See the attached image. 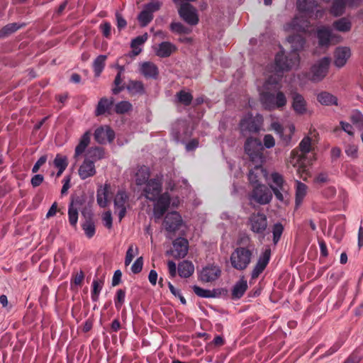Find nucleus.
<instances>
[{
    "instance_id": "nucleus-8",
    "label": "nucleus",
    "mask_w": 363,
    "mask_h": 363,
    "mask_svg": "<svg viewBox=\"0 0 363 363\" xmlns=\"http://www.w3.org/2000/svg\"><path fill=\"white\" fill-rule=\"evenodd\" d=\"M145 185L143 195L149 201H155L162 190V178L156 177L150 179Z\"/></svg>"
},
{
    "instance_id": "nucleus-43",
    "label": "nucleus",
    "mask_w": 363,
    "mask_h": 363,
    "mask_svg": "<svg viewBox=\"0 0 363 363\" xmlns=\"http://www.w3.org/2000/svg\"><path fill=\"white\" fill-rule=\"evenodd\" d=\"M106 59L107 55H100L94 60L93 62V69L96 77H99L104 70Z\"/></svg>"
},
{
    "instance_id": "nucleus-28",
    "label": "nucleus",
    "mask_w": 363,
    "mask_h": 363,
    "mask_svg": "<svg viewBox=\"0 0 363 363\" xmlns=\"http://www.w3.org/2000/svg\"><path fill=\"white\" fill-rule=\"evenodd\" d=\"M290 26L294 30L306 32L310 26V22L303 16H296L291 21Z\"/></svg>"
},
{
    "instance_id": "nucleus-32",
    "label": "nucleus",
    "mask_w": 363,
    "mask_h": 363,
    "mask_svg": "<svg viewBox=\"0 0 363 363\" xmlns=\"http://www.w3.org/2000/svg\"><path fill=\"white\" fill-rule=\"evenodd\" d=\"M104 157V149L101 147H91L87 150L85 155V159L92 160L94 164Z\"/></svg>"
},
{
    "instance_id": "nucleus-48",
    "label": "nucleus",
    "mask_w": 363,
    "mask_h": 363,
    "mask_svg": "<svg viewBox=\"0 0 363 363\" xmlns=\"http://www.w3.org/2000/svg\"><path fill=\"white\" fill-rule=\"evenodd\" d=\"M345 0H335L332 5L330 12L335 16H341L345 11Z\"/></svg>"
},
{
    "instance_id": "nucleus-42",
    "label": "nucleus",
    "mask_w": 363,
    "mask_h": 363,
    "mask_svg": "<svg viewBox=\"0 0 363 363\" xmlns=\"http://www.w3.org/2000/svg\"><path fill=\"white\" fill-rule=\"evenodd\" d=\"M333 26L340 32L346 33L351 30L352 23L349 19L344 17L334 21Z\"/></svg>"
},
{
    "instance_id": "nucleus-56",
    "label": "nucleus",
    "mask_w": 363,
    "mask_h": 363,
    "mask_svg": "<svg viewBox=\"0 0 363 363\" xmlns=\"http://www.w3.org/2000/svg\"><path fill=\"white\" fill-rule=\"evenodd\" d=\"M125 291L123 289H118L115 298V306L120 310L125 302Z\"/></svg>"
},
{
    "instance_id": "nucleus-30",
    "label": "nucleus",
    "mask_w": 363,
    "mask_h": 363,
    "mask_svg": "<svg viewBox=\"0 0 363 363\" xmlns=\"http://www.w3.org/2000/svg\"><path fill=\"white\" fill-rule=\"evenodd\" d=\"M247 289V283L244 277L235 283L232 289L231 296L233 299L240 298Z\"/></svg>"
},
{
    "instance_id": "nucleus-16",
    "label": "nucleus",
    "mask_w": 363,
    "mask_h": 363,
    "mask_svg": "<svg viewBox=\"0 0 363 363\" xmlns=\"http://www.w3.org/2000/svg\"><path fill=\"white\" fill-rule=\"evenodd\" d=\"M271 257V250L270 248H267L260 255L257 262L255 265L252 273L251 277L252 279H257L261 273L264 270L266 267L267 266Z\"/></svg>"
},
{
    "instance_id": "nucleus-14",
    "label": "nucleus",
    "mask_w": 363,
    "mask_h": 363,
    "mask_svg": "<svg viewBox=\"0 0 363 363\" xmlns=\"http://www.w3.org/2000/svg\"><path fill=\"white\" fill-rule=\"evenodd\" d=\"M252 198L259 204L269 203L272 199V191L264 185L257 184L252 193Z\"/></svg>"
},
{
    "instance_id": "nucleus-1",
    "label": "nucleus",
    "mask_w": 363,
    "mask_h": 363,
    "mask_svg": "<svg viewBox=\"0 0 363 363\" xmlns=\"http://www.w3.org/2000/svg\"><path fill=\"white\" fill-rule=\"evenodd\" d=\"M236 244L238 247L233 251L230 257L233 268L243 271L246 269L252 262L255 251L250 237L246 234L240 235Z\"/></svg>"
},
{
    "instance_id": "nucleus-38",
    "label": "nucleus",
    "mask_w": 363,
    "mask_h": 363,
    "mask_svg": "<svg viewBox=\"0 0 363 363\" xmlns=\"http://www.w3.org/2000/svg\"><path fill=\"white\" fill-rule=\"evenodd\" d=\"M317 100L324 106H337L338 99L332 94L327 91H322L317 96Z\"/></svg>"
},
{
    "instance_id": "nucleus-61",
    "label": "nucleus",
    "mask_w": 363,
    "mask_h": 363,
    "mask_svg": "<svg viewBox=\"0 0 363 363\" xmlns=\"http://www.w3.org/2000/svg\"><path fill=\"white\" fill-rule=\"evenodd\" d=\"M147 40V34L145 33L143 35H139L132 40L130 43L131 48L138 47L140 48L146 40Z\"/></svg>"
},
{
    "instance_id": "nucleus-26",
    "label": "nucleus",
    "mask_w": 363,
    "mask_h": 363,
    "mask_svg": "<svg viewBox=\"0 0 363 363\" xmlns=\"http://www.w3.org/2000/svg\"><path fill=\"white\" fill-rule=\"evenodd\" d=\"M292 108L297 114L303 115L306 113V101L298 93L293 95Z\"/></svg>"
},
{
    "instance_id": "nucleus-17",
    "label": "nucleus",
    "mask_w": 363,
    "mask_h": 363,
    "mask_svg": "<svg viewBox=\"0 0 363 363\" xmlns=\"http://www.w3.org/2000/svg\"><path fill=\"white\" fill-rule=\"evenodd\" d=\"M173 250L167 253H171L175 259L184 258L188 253L189 242L186 238H177L172 243Z\"/></svg>"
},
{
    "instance_id": "nucleus-31",
    "label": "nucleus",
    "mask_w": 363,
    "mask_h": 363,
    "mask_svg": "<svg viewBox=\"0 0 363 363\" xmlns=\"http://www.w3.org/2000/svg\"><path fill=\"white\" fill-rule=\"evenodd\" d=\"M261 176L265 177L267 171L262 168V164H255V167L249 172L248 179L251 184L257 185Z\"/></svg>"
},
{
    "instance_id": "nucleus-11",
    "label": "nucleus",
    "mask_w": 363,
    "mask_h": 363,
    "mask_svg": "<svg viewBox=\"0 0 363 363\" xmlns=\"http://www.w3.org/2000/svg\"><path fill=\"white\" fill-rule=\"evenodd\" d=\"M249 223L252 232L257 234H263L267 227V218L264 213H253L249 218Z\"/></svg>"
},
{
    "instance_id": "nucleus-45",
    "label": "nucleus",
    "mask_w": 363,
    "mask_h": 363,
    "mask_svg": "<svg viewBox=\"0 0 363 363\" xmlns=\"http://www.w3.org/2000/svg\"><path fill=\"white\" fill-rule=\"evenodd\" d=\"M177 101L187 106H189L193 100V96L190 92L186 91L185 90H181L177 92L175 95Z\"/></svg>"
},
{
    "instance_id": "nucleus-24",
    "label": "nucleus",
    "mask_w": 363,
    "mask_h": 363,
    "mask_svg": "<svg viewBox=\"0 0 363 363\" xmlns=\"http://www.w3.org/2000/svg\"><path fill=\"white\" fill-rule=\"evenodd\" d=\"M140 72L145 78L157 79L159 74L157 67L150 62L142 63Z\"/></svg>"
},
{
    "instance_id": "nucleus-2",
    "label": "nucleus",
    "mask_w": 363,
    "mask_h": 363,
    "mask_svg": "<svg viewBox=\"0 0 363 363\" xmlns=\"http://www.w3.org/2000/svg\"><path fill=\"white\" fill-rule=\"evenodd\" d=\"M299 65L298 53L290 52L286 55L284 50H281L275 55L274 70L279 77H282L284 72L298 69Z\"/></svg>"
},
{
    "instance_id": "nucleus-3",
    "label": "nucleus",
    "mask_w": 363,
    "mask_h": 363,
    "mask_svg": "<svg viewBox=\"0 0 363 363\" xmlns=\"http://www.w3.org/2000/svg\"><path fill=\"white\" fill-rule=\"evenodd\" d=\"M260 101L264 109L273 111L284 107L287 99L284 93L279 90L276 93L272 91H264L260 94Z\"/></svg>"
},
{
    "instance_id": "nucleus-53",
    "label": "nucleus",
    "mask_w": 363,
    "mask_h": 363,
    "mask_svg": "<svg viewBox=\"0 0 363 363\" xmlns=\"http://www.w3.org/2000/svg\"><path fill=\"white\" fill-rule=\"evenodd\" d=\"M132 108V104L127 101L118 102L115 106V112L118 114H124Z\"/></svg>"
},
{
    "instance_id": "nucleus-29",
    "label": "nucleus",
    "mask_w": 363,
    "mask_h": 363,
    "mask_svg": "<svg viewBox=\"0 0 363 363\" xmlns=\"http://www.w3.org/2000/svg\"><path fill=\"white\" fill-rule=\"evenodd\" d=\"M109 184L100 186L97 190L96 201L99 206L104 208L108 203Z\"/></svg>"
},
{
    "instance_id": "nucleus-58",
    "label": "nucleus",
    "mask_w": 363,
    "mask_h": 363,
    "mask_svg": "<svg viewBox=\"0 0 363 363\" xmlns=\"http://www.w3.org/2000/svg\"><path fill=\"white\" fill-rule=\"evenodd\" d=\"M162 3L160 0H156L155 1L148 3L144 6V9L150 12V13L153 14L154 12L157 11L162 7Z\"/></svg>"
},
{
    "instance_id": "nucleus-49",
    "label": "nucleus",
    "mask_w": 363,
    "mask_h": 363,
    "mask_svg": "<svg viewBox=\"0 0 363 363\" xmlns=\"http://www.w3.org/2000/svg\"><path fill=\"white\" fill-rule=\"evenodd\" d=\"M193 291L198 296L201 298H213L216 296L215 290L211 291L208 289H204L196 285L193 286Z\"/></svg>"
},
{
    "instance_id": "nucleus-60",
    "label": "nucleus",
    "mask_w": 363,
    "mask_h": 363,
    "mask_svg": "<svg viewBox=\"0 0 363 363\" xmlns=\"http://www.w3.org/2000/svg\"><path fill=\"white\" fill-rule=\"evenodd\" d=\"M143 258L140 257L136 259L133 265L131 266V271L133 274H138L143 269Z\"/></svg>"
},
{
    "instance_id": "nucleus-19",
    "label": "nucleus",
    "mask_w": 363,
    "mask_h": 363,
    "mask_svg": "<svg viewBox=\"0 0 363 363\" xmlns=\"http://www.w3.org/2000/svg\"><path fill=\"white\" fill-rule=\"evenodd\" d=\"M94 136L97 143L104 144L106 142L111 143L114 140L115 133L108 126H101L96 129Z\"/></svg>"
},
{
    "instance_id": "nucleus-57",
    "label": "nucleus",
    "mask_w": 363,
    "mask_h": 363,
    "mask_svg": "<svg viewBox=\"0 0 363 363\" xmlns=\"http://www.w3.org/2000/svg\"><path fill=\"white\" fill-rule=\"evenodd\" d=\"M68 218L69 224L74 227H77L78 220V210L73 208L72 207L68 208Z\"/></svg>"
},
{
    "instance_id": "nucleus-36",
    "label": "nucleus",
    "mask_w": 363,
    "mask_h": 363,
    "mask_svg": "<svg viewBox=\"0 0 363 363\" xmlns=\"http://www.w3.org/2000/svg\"><path fill=\"white\" fill-rule=\"evenodd\" d=\"M113 101L114 100L113 98H111L110 100L107 98H101L98 102L95 111V115L99 116L104 115L106 113H109V110L111 109Z\"/></svg>"
},
{
    "instance_id": "nucleus-50",
    "label": "nucleus",
    "mask_w": 363,
    "mask_h": 363,
    "mask_svg": "<svg viewBox=\"0 0 363 363\" xmlns=\"http://www.w3.org/2000/svg\"><path fill=\"white\" fill-rule=\"evenodd\" d=\"M21 27V26L18 25L16 23H9L6 25L0 30V38H4L13 33Z\"/></svg>"
},
{
    "instance_id": "nucleus-5",
    "label": "nucleus",
    "mask_w": 363,
    "mask_h": 363,
    "mask_svg": "<svg viewBox=\"0 0 363 363\" xmlns=\"http://www.w3.org/2000/svg\"><path fill=\"white\" fill-rule=\"evenodd\" d=\"M178 7V14L181 19L190 26H195L199 22L198 11L190 3L176 4Z\"/></svg>"
},
{
    "instance_id": "nucleus-47",
    "label": "nucleus",
    "mask_w": 363,
    "mask_h": 363,
    "mask_svg": "<svg viewBox=\"0 0 363 363\" xmlns=\"http://www.w3.org/2000/svg\"><path fill=\"white\" fill-rule=\"evenodd\" d=\"M172 32L177 34H190L192 29L185 26L180 22H172L169 26Z\"/></svg>"
},
{
    "instance_id": "nucleus-9",
    "label": "nucleus",
    "mask_w": 363,
    "mask_h": 363,
    "mask_svg": "<svg viewBox=\"0 0 363 363\" xmlns=\"http://www.w3.org/2000/svg\"><path fill=\"white\" fill-rule=\"evenodd\" d=\"M155 201L153 214L155 219H160L169 207L171 202L170 195L168 192L161 194Z\"/></svg>"
},
{
    "instance_id": "nucleus-37",
    "label": "nucleus",
    "mask_w": 363,
    "mask_h": 363,
    "mask_svg": "<svg viewBox=\"0 0 363 363\" xmlns=\"http://www.w3.org/2000/svg\"><path fill=\"white\" fill-rule=\"evenodd\" d=\"M150 169L146 166H143L138 169L135 174V184L137 186L145 184L150 179Z\"/></svg>"
},
{
    "instance_id": "nucleus-7",
    "label": "nucleus",
    "mask_w": 363,
    "mask_h": 363,
    "mask_svg": "<svg viewBox=\"0 0 363 363\" xmlns=\"http://www.w3.org/2000/svg\"><path fill=\"white\" fill-rule=\"evenodd\" d=\"M262 123L263 118L261 115L257 114L252 116V114H248L240 121V128L242 132L247 131L255 133L259 131Z\"/></svg>"
},
{
    "instance_id": "nucleus-15",
    "label": "nucleus",
    "mask_w": 363,
    "mask_h": 363,
    "mask_svg": "<svg viewBox=\"0 0 363 363\" xmlns=\"http://www.w3.org/2000/svg\"><path fill=\"white\" fill-rule=\"evenodd\" d=\"M182 219L180 214L177 211L168 213L164 220V226L167 231L174 233L182 225Z\"/></svg>"
},
{
    "instance_id": "nucleus-59",
    "label": "nucleus",
    "mask_w": 363,
    "mask_h": 363,
    "mask_svg": "<svg viewBox=\"0 0 363 363\" xmlns=\"http://www.w3.org/2000/svg\"><path fill=\"white\" fill-rule=\"evenodd\" d=\"M85 202V198L84 196H75L72 197L71 202L69 205V207H72L73 208H75L77 210H79L81 206H83V204Z\"/></svg>"
},
{
    "instance_id": "nucleus-21",
    "label": "nucleus",
    "mask_w": 363,
    "mask_h": 363,
    "mask_svg": "<svg viewBox=\"0 0 363 363\" xmlns=\"http://www.w3.org/2000/svg\"><path fill=\"white\" fill-rule=\"evenodd\" d=\"M82 216L86 218L84 223H82V228L88 238H91L96 232L95 224L92 220V213L91 211L84 209L82 211Z\"/></svg>"
},
{
    "instance_id": "nucleus-51",
    "label": "nucleus",
    "mask_w": 363,
    "mask_h": 363,
    "mask_svg": "<svg viewBox=\"0 0 363 363\" xmlns=\"http://www.w3.org/2000/svg\"><path fill=\"white\" fill-rule=\"evenodd\" d=\"M153 17V14L143 9V10L139 13L138 19L140 26L142 27H145L152 21Z\"/></svg>"
},
{
    "instance_id": "nucleus-44",
    "label": "nucleus",
    "mask_w": 363,
    "mask_h": 363,
    "mask_svg": "<svg viewBox=\"0 0 363 363\" xmlns=\"http://www.w3.org/2000/svg\"><path fill=\"white\" fill-rule=\"evenodd\" d=\"M277 77L270 76L267 78L263 84L264 91H272V89H278L281 88L280 79L282 77H279L277 74Z\"/></svg>"
},
{
    "instance_id": "nucleus-35",
    "label": "nucleus",
    "mask_w": 363,
    "mask_h": 363,
    "mask_svg": "<svg viewBox=\"0 0 363 363\" xmlns=\"http://www.w3.org/2000/svg\"><path fill=\"white\" fill-rule=\"evenodd\" d=\"M178 272L181 277L188 278L194 272V266L191 262L184 260L178 265Z\"/></svg>"
},
{
    "instance_id": "nucleus-63",
    "label": "nucleus",
    "mask_w": 363,
    "mask_h": 363,
    "mask_svg": "<svg viewBox=\"0 0 363 363\" xmlns=\"http://www.w3.org/2000/svg\"><path fill=\"white\" fill-rule=\"evenodd\" d=\"M102 220L104 225L110 229L112 228V216L111 211H106L103 214Z\"/></svg>"
},
{
    "instance_id": "nucleus-33",
    "label": "nucleus",
    "mask_w": 363,
    "mask_h": 363,
    "mask_svg": "<svg viewBox=\"0 0 363 363\" xmlns=\"http://www.w3.org/2000/svg\"><path fill=\"white\" fill-rule=\"evenodd\" d=\"M287 40L291 46V50L290 52L298 53V52L303 48L305 39L302 35L299 34L289 36L287 38Z\"/></svg>"
},
{
    "instance_id": "nucleus-20",
    "label": "nucleus",
    "mask_w": 363,
    "mask_h": 363,
    "mask_svg": "<svg viewBox=\"0 0 363 363\" xmlns=\"http://www.w3.org/2000/svg\"><path fill=\"white\" fill-rule=\"evenodd\" d=\"M351 57V50L349 47H337L334 52V65L337 67H342Z\"/></svg>"
},
{
    "instance_id": "nucleus-4",
    "label": "nucleus",
    "mask_w": 363,
    "mask_h": 363,
    "mask_svg": "<svg viewBox=\"0 0 363 363\" xmlns=\"http://www.w3.org/2000/svg\"><path fill=\"white\" fill-rule=\"evenodd\" d=\"M245 151L255 164H262L264 162V147L258 138H248L245 143Z\"/></svg>"
},
{
    "instance_id": "nucleus-6",
    "label": "nucleus",
    "mask_w": 363,
    "mask_h": 363,
    "mask_svg": "<svg viewBox=\"0 0 363 363\" xmlns=\"http://www.w3.org/2000/svg\"><path fill=\"white\" fill-rule=\"evenodd\" d=\"M330 62L331 60L328 57L319 60L311 67L309 79L313 82L322 81L328 72Z\"/></svg>"
},
{
    "instance_id": "nucleus-40",
    "label": "nucleus",
    "mask_w": 363,
    "mask_h": 363,
    "mask_svg": "<svg viewBox=\"0 0 363 363\" xmlns=\"http://www.w3.org/2000/svg\"><path fill=\"white\" fill-rule=\"evenodd\" d=\"M318 6L315 0H297V9L299 11L311 13Z\"/></svg>"
},
{
    "instance_id": "nucleus-10",
    "label": "nucleus",
    "mask_w": 363,
    "mask_h": 363,
    "mask_svg": "<svg viewBox=\"0 0 363 363\" xmlns=\"http://www.w3.org/2000/svg\"><path fill=\"white\" fill-rule=\"evenodd\" d=\"M221 275V269L219 266L211 264L203 267L201 270L199 279L201 281L208 283L217 280Z\"/></svg>"
},
{
    "instance_id": "nucleus-13",
    "label": "nucleus",
    "mask_w": 363,
    "mask_h": 363,
    "mask_svg": "<svg viewBox=\"0 0 363 363\" xmlns=\"http://www.w3.org/2000/svg\"><path fill=\"white\" fill-rule=\"evenodd\" d=\"M272 129L279 135L280 138L285 145H288L292 138V135L295 131V126L293 124H289L288 126L284 128L280 123L274 122L272 123Z\"/></svg>"
},
{
    "instance_id": "nucleus-41",
    "label": "nucleus",
    "mask_w": 363,
    "mask_h": 363,
    "mask_svg": "<svg viewBox=\"0 0 363 363\" xmlns=\"http://www.w3.org/2000/svg\"><path fill=\"white\" fill-rule=\"evenodd\" d=\"M54 166L58 169L57 177H60L66 169L68 165V159L67 156L57 154L53 161Z\"/></svg>"
},
{
    "instance_id": "nucleus-12",
    "label": "nucleus",
    "mask_w": 363,
    "mask_h": 363,
    "mask_svg": "<svg viewBox=\"0 0 363 363\" xmlns=\"http://www.w3.org/2000/svg\"><path fill=\"white\" fill-rule=\"evenodd\" d=\"M271 178L273 182V184L270 185L271 189L276 198L279 201H283L284 199L283 193L286 191L285 189L286 182L283 176L278 172H273L271 174Z\"/></svg>"
},
{
    "instance_id": "nucleus-55",
    "label": "nucleus",
    "mask_w": 363,
    "mask_h": 363,
    "mask_svg": "<svg viewBox=\"0 0 363 363\" xmlns=\"http://www.w3.org/2000/svg\"><path fill=\"white\" fill-rule=\"evenodd\" d=\"M299 149L302 153V155H306L311 151V139L310 137H305L302 139L301 143H299Z\"/></svg>"
},
{
    "instance_id": "nucleus-46",
    "label": "nucleus",
    "mask_w": 363,
    "mask_h": 363,
    "mask_svg": "<svg viewBox=\"0 0 363 363\" xmlns=\"http://www.w3.org/2000/svg\"><path fill=\"white\" fill-rule=\"evenodd\" d=\"M350 121L358 130H363V115L359 111L354 110L352 111Z\"/></svg>"
},
{
    "instance_id": "nucleus-64",
    "label": "nucleus",
    "mask_w": 363,
    "mask_h": 363,
    "mask_svg": "<svg viewBox=\"0 0 363 363\" xmlns=\"http://www.w3.org/2000/svg\"><path fill=\"white\" fill-rule=\"evenodd\" d=\"M48 157L47 155H43L41 156L38 160L35 162V164L33 165L32 168V172L36 173L38 172L40 167L43 165L46 161H47Z\"/></svg>"
},
{
    "instance_id": "nucleus-39",
    "label": "nucleus",
    "mask_w": 363,
    "mask_h": 363,
    "mask_svg": "<svg viewBox=\"0 0 363 363\" xmlns=\"http://www.w3.org/2000/svg\"><path fill=\"white\" fill-rule=\"evenodd\" d=\"M90 143V133L89 131L85 132L82 136L79 144L75 147L74 157L77 158L82 153L84 152L86 148Z\"/></svg>"
},
{
    "instance_id": "nucleus-18",
    "label": "nucleus",
    "mask_w": 363,
    "mask_h": 363,
    "mask_svg": "<svg viewBox=\"0 0 363 363\" xmlns=\"http://www.w3.org/2000/svg\"><path fill=\"white\" fill-rule=\"evenodd\" d=\"M128 199L127 194L123 191H119L114 199V207L118 212V218L121 220L126 213V202Z\"/></svg>"
},
{
    "instance_id": "nucleus-22",
    "label": "nucleus",
    "mask_w": 363,
    "mask_h": 363,
    "mask_svg": "<svg viewBox=\"0 0 363 363\" xmlns=\"http://www.w3.org/2000/svg\"><path fill=\"white\" fill-rule=\"evenodd\" d=\"M96 173V167L92 160L84 159L78 169L79 177L84 180L94 176Z\"/></svg>"
},
{
    "instance_id": "nucleus-34",
    "label": "nucleus",
    "mask_w": 363,
    "mask_h": 363,
    "mask_svg": "<svg viewBox=\"0 0 363 363\" xmlns=\"http://www.w3.org/2000/svg\"><path fill=\"white\" fill-rule=\"evenodd\" d=\"M126 89L132 95H143L146 92L143 82L138 80H130L126 85Z\"/></svg>"
},
{
    "instance_id": "nucleus-54",
    "label": "nucleus",
    "mask_w": 363,
    "mask_h": 363,
    "mask_svg": "<svg viewBox=\"0 0 363 363\" xmlns=\"http://www.w3.org/2000/svg\"><path fill=\"white\" fill-rule=\"evenodd\" d=\"M284 227L281 223H278L274 225L272 233H273V242L276 245L283 233Z\"/></svg>"
},
{
    "instance_id": "nucleus-25",
    "label": "nucleus",
    "mask_w": 363,
    "mask_h": 363,
    "mask_svg": "<svg viewBox=\"0 0 363 363\" xmlns=\"http://www.w3.org/2000/svg\"><path fill=\"white\" fill-rule=\"evenodd\" d=\"M317 38L318 39V43L320 46L328 47L330 40L333 38L332 30L330 28L323 26L317 30Z\"/></svg>"
},
{
    "instance_id": "nucleus-27",
    "label": "nucleus",
    "mask_w": 363,
    "mask_h": 363,
    "mask_svg": "<svg viewBox=\"0 0 363 363\" xmlns=\"http://www.w3.org/2000/svg\"><path fill=\"white\" fill-rule=\"evenodd\" d=\"M307 186L301 182L300 181H296V194H295V206L296 208H298L303 203V201L307 194Z\"/></svg>"
},
{
    "instance_id": "nucleus-62",
    "label": "nucleus",
    "mask_w": 363,
    "mask_h": 363,
    "mask_svg": "<svg viewBox=\"0 0 363 363\" xmlns=\"http://www.w3.org/2000/svg\"><path fill=\"white\" fill-rule=\"evenodd\" d=\"M263 147L267 149L272 148L275 145V140L270 134H267L263 138Z\"/></svg>"
},
{
    "instance_id": "nucleus-23",
    "label": "nucleus",
    "mask_w": 363,
    "mask_h": 363,
    "mask_svg": "<svg viewBox=\"0 0 363 363\" xmlns=\"http://www.w3.org/2000/svg\"><path fill=\"white\" fill-rule=\"evenodd\" d=\"M177 50L176 45L168 41L162 42L155 49L156 55L162 58L169 57Z\"/></svg>"
},
{
    "instance_id": "nucleus-52",
    "label": "nucleus",
    "mask_w": 363,
    "mask_h": 363,
    "mask_svg": "<svg viewBox=\"0 0 363 363\" xmlns=\"http://www.w3.org/2000/svg\"><path fill=\"white\" fill-rule=\"evenodd\" d=\"M104 281L99 279H94L92 282L91 299L93 301H97L99 295L103 287Z\"/></svg>"
}]
</instances>
